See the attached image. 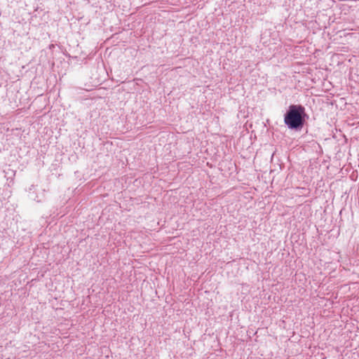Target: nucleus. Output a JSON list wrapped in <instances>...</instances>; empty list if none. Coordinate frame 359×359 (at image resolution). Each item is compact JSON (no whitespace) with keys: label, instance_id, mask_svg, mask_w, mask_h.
<instances>
[{"label":"nucleus","instance_id":"1","mask_svg":"<svg viewBox=\"0 0 359 359\" xmlns=\"http://www.w3.org/2000/svg\"><path fill=\"white\" fill-rule=\"evenodd\" d=\"M307 116L305 108L301 104H291L284 115V123L289 129L300 130Z\"/></svg>","mask_w":359,"mask_h":359}]
</instances>
